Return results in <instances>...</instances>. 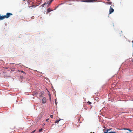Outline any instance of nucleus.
<instances>
[{
    "label": "nucleus",
    "instance_id": "nucleus-8",
    "mask_svg": "<svg viewBox=\"0 0 133 133\" xmlns=\"http://www.w3.org/2000/svg\"><path fill=\"white\" fill-rule=\"evenodd\" d=\"M107 3L110 5H111L112 3V2H107Z\"/></svg>",
    "mask_w": 133,
    "mask_h": 133
},
{
    "label": "nucleus",
    "instance_id": "nucleus-27",
    "mask_svg": "<svg viewBox=\"0 0 133 133\" xmlns=\"http://www.w3.org/2000/svg\"><path fill=\"white\" fill-rule=\"evenodd\" d=\"M90 133H94V132H93V133H92V132H91Z\"/></svg>",
    "mask_w": 133,
    "mask_h": 133
},
{
    "label": "nucleus",
    "instance_id": "nucleus-10",
    "mask_svg": "<svg viewBox=\"0 0 133 133\" xmlns=\"http://www.w3.org/2000/svg\"><path fill=\"white\" fill-rule=\"evenodd\" d=\"M110 129H107L106 130V131L105 132H107V133H108V132L110 130Z\"/></svg>",
    "mask_w": 133,
    "mask_h": 133
},
{
    "label": "nucleus",
    "instance_id": "nucleus-4",
    "mask_svg": "<svg viewBox=\"0 0 133 133\" xmlns=\"http://www.w3.org/2000/svg\"><path fill=\"white\" fill-rule=\"evenodd\" d=\"M95 0H83L82 2H93Z\"/></svg>",
    "mask_w": 133,
    "mask_h": 133
},
{
    "label": "nucleus",
    "instance_id": "nucleus-11",
    "mask_svg": "<svg viewBox=\"0 0 133 133\" xmlns=\"http://www.w3.org/2000/svg\"><path fill=\"white\" fill-rule=\"evenodd\" d=\"M43 129L42 128H41L39 130V132H41L42 130Z\"/></svg>",
    "mask_w": 133,
    "mask_h": 133
},
{
    "label": "nucleus",
    "instance_id": "nucleus-3",
    "mask_svg": "<svg viewBox=\"0 0 133 133\" xmlns=\"http://www.w3.org/2000/svg\"><path fill=\"white\" fill-rule=\"evenodd\" d=\"M114 11V9H113L111 6L110 7V8L109 10V14H110L112 13Z\"/></svg>",
    "mask_w": 133,
    "mask_h": 133
},
{
    "label": "nucleus",
    "instance_id": "nucleus-20",
    "mask_svg": "<svg viewBox=\"0 0 133 133\" xmlns=\"http://www.w3.org/2000/svg\"><path fill=\"white\" fill-rule=\"evenodd\" d=\"M127 130H128L129 131L130 130V129H127Z\"/></svg>",
    "mask_w": 133,
    "mask_h": 133
},
{
    "label": "nucleus",
    "instance_id": "nucleus-9",
    "mask_svg": "<svg viewBox=\"0 0 133 133\" xmlns=\"http://www.w3.org/2000/svg\"><path fill=\"white\" fill-rule=\"evenodd\" d=\"M60 120H56L55 121V123H58L59 122V121Z\"/></svg>",
    "mask_w": 133,
    "mask_h": 133
},
{
    "label": "nucleus",
    "instance_id": "nucleus-24",
    "mask_svg": "<svg viewBox=\"0 0 133 133\" xmlns=\"http://www.w3.org/2000/svg\"><path fill=\"white\" fill-rule=\"evenodd\" d=\"M107 132H105V131H104V133H107Z\"/></svg>",
    "mask_w": 133,
    "mask_h": 133
},
{
    "label": "nucleus",
    "instance_id": "nucleus-13",
    "mask_svg": "<svg viewBox=\"0 0 133 133\" xmlns=\"http://www.w3.org/2000/svg\"><path fill=\"white\" fill-rule=\"evenodd\" d=\"M19 72H22V73H24L25 74V72H24L23 71H19Z\"/></svg>",
    "mask_w": 133,
    "mask_h": 133
},
{
    "label": "nucleus",
    "instance_id": "nucleus-26",
    "mask_svg": "<svg viewBox=\"0 0 133 133\" xmlns=\"http://www.w3.org/2000/svg\"><path fill=\"white\" fill-rule=\"evenodd\" d=\"M132 42L133 43V41H132Z\"/></svg>",
    "mask_w": 133,
    "mask_h": 133
},
{
    "label": "nucleus",
    "instance_id": "nucleus-22",
    "mask_svg": "<svg viewBox=\"0 0 133 133\" xmlns=\"http://www.w3.org/2000/svg\"><path fill=\"white\" fill-rule=\"evenodd\" d=\"M129 131H130V132H131V131L132 130H130Z\"/></svg>",
    "mask_w": 133,
    "mask_h": 133
},
{
    "label": "nucleus",
    "instance_id": "nucleus-23",
    "mask_svg": "<svg viewBox=\"0 0 133 133\" xmlns=\"http://www.w3.org/2000/svg\"><path fill=\"white\" fill-rule=\"evenodd\" d=\"M109 2L110 1V0H107Z\"/></svg>",
    "mask_w": 133,
    "mask_h": 133
},
{
    "label": "nucleus",
    "instance_id": "nucleus-16",
    "mask_svg": "<svg viewBox=\"0 0 133 133\" xmlns=\"http://www.w3.org/2000/svg\"><path fill=\"white\" fill-rule=\"evenodd\" d=\"M49 119H46V122H48L49 121Z\"/></svg>",
    "mask_w": 133,
    "mask_h": 133
},
{
    "label": "nucleus",
    "instance_id": "nucleus-15",
    "mask_svg": "<svg viewBox=\"0 0 133 133\" xmlns=\"http://www.w3.org/2000/svg\"><path fill=\"white\" fill-rule=\"evenodd\" d=\"M50 117L51 118H52L53 117V115H50Z\"/></svg>",
    "mask_w": 133,
    "mask_h": 133
},
{
    "label": "nucleus",
    "instance_id": "nucleus-12",
    "mask_svg": "<svg viewBox=\"0 0 133 133\" xmlns=\"http://www.w3.org/2000/svg\"><path fill=\"white\" fill-rule=\"evenodd\" d=\"M87 103L89 104H91V103L89 101H88V102H87Z\"/></svg>",
    "mask_w": 133,
    "mask_h": 133
},
{
    "label": "nucleus",
    "instance_id": "nucleus-19",
    "mask_svg": "<svg viewBox=\"0 0 133 133\" xmlns=\"http://www.w3.org/2000/svg\"><path fill=\"white\" fill-rule=\"evenodd\" d=\"M58 6H57V7H56L55 9V10L56 9Z\"/></svg>",
    "mask_w": 133,
    "mask_h": 133
},
{
    "label": "nucleus",
    "instance_id": "nucleus-2",
    "mask_svg": "<svg viewBox=\"0 0 133 133\" xmlns=\"http://www.w3.org/2000/svg\"><path fill=\"white\" fill-rule=\"evenodd\" d=\"M13 15L12 14L10 13H7L6 15H5V18H8L9 17Z\"/></svg>",
    "mask_w": 133,
    "mask_h": 133
},
{
    "label": "nucleus",
    "instance_id": "nucleus-21",
    "mask_svg": "<svg viewBox=\"0 0 133 133\" xmlns=\"http://www.w3.org/2000/svg\"><path fill=\"white\" fill-rule=\"evenodd\" d=\"M55 103L57 105V104L56 103V100L55 101Z\"/></svg>",
    "mask_w": 133,
    "mask_h": 133
},
{
    "label": "nucleus",
    "instance_id": "nucleus-25",
    "mask_svg": "<svg viewBox=\"0 0 133 133\" xmlns=\"http://www.w3.org/2000/svg\"><path fill=\"white\" fill-rule=\"evenodd\" d=\"M127 128H125V129H124V130H127Z\"/></svg>",
    "mask_w": 133,
    "mask_h": 133
},
{
    "label": "nucleus",
    "instance_id": "nucleus-5",
    "mask_svg": "<svg viewBox=\"0 0 133 133\" xmlns=\"http://www.w3.org/2000/svg\"><path fill=\"white\" fill-rule=\"evenodd\" d=\"M46 102V98L45 97H44L42 99V103H45Z\"/></svg>",
    "mask_w": 133,
    "mask_h": 133
},
{
    "label": "nucleus",
    "instance_id": "nucleus-17",
    "mask_svg": "<svg viewBox=\"0 0 133 133\" xmlns=\"http://www.w3.org/2000/svg\"><path fill=\"white\" fill-rule=\"evenodd\" d=\"M31 18L32 19H34V16H33L32 17H31Z\"/></svg>",
    "mask_w": 133,
    "mask_h": 133
},
{
    "label": "nucleus",
    "instance_id": "nucleus-7",
    "mask_svg": "<svg viewBox=\"0 0 133 133\" xmlns=\"http://www.w3.org/2000/svg\"><path fill=\"white\" fill-rule=\"evenodd\" d=\"M52 10L50 9V8H49L47 9V11L48 12H50L51 11H52Z\"/></svg>",
    "mask_w": 133,
    "mask_h": 133
},
{
    "label": "nucleus",
    "instance_id": "nucleus-6",
    "mask_svg": "<svg viewBox=\"0 0 133 133\" xmlns=\"http://www.w3.org/2000/svg\"><path fill=\"white\" fill-rule=\"evenodd\" d=\"M5 18V16H1L0 15V20H2Z\"/></svg>",
    "mask_w": 133,
    "mask_h": 133
},
{
    "label": "nucleus",
    "instance_id": "nucleus-14",
    "mask_svg": "<svg viewBox=\"0 0 133 133\" xmlns=\"http://www.w3.org/2000/svg\"><path fill=\"white\" fill-rule=\"evenodd\" d=\"M36 130H34L32 132H31V133H34L35 131Z\"/></svg>",
    "mask_w": 133,
    "mask_h": 133
},
{
    "label": "nucleus",
    "instance_id": "nucleus-1",
    "mask_svg": "<svg viewBox=\"0 0 133 133\" xmlns=\"http://www.w3.org/2000/svg\"><path fill=\"white\" fill-rule=\"evenodd\" d=\"M54 0H50V1H47L41 5L42 7H44V5L48 4L47 6H50V4Z\"/></svg>",
    "mask_w": 133,
    "mask_h": 133
},
{
    "label": "nucleus",
    "instance_id": "nucleus-18",
    "mask_svg": "<svg viewBox=\"0 0 133 133\" xmlns=\"http://www.w3.org/2000/svg\"><path fill=\"white\" fill-rule=\"evenodd\" d=\"M45 125V124L44 123H43V125H42V126H44Z\"/></svg>",
    "mask_w": 133,
    "mask_h": 133
},
{
    "label": "nucleus",
    "instance_id": "nucleus-28",
    "mask_svg": "<svg viewBox=\"0 0 133 133\" xmlns=\"http://www.w3.org/2000/svg\"><path fill=\"white\" fill-rule=\"evenodd\" d=\"M34 6V7H35V6Z\"/></svg>",
    "mask_w": 133,
    "mask_h": 133
}]
</instances>
